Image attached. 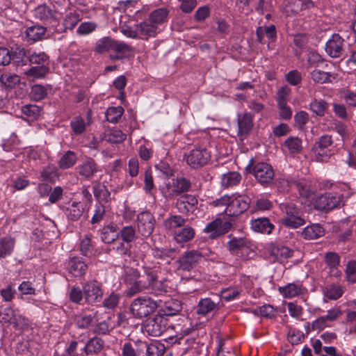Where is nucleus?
I'll use <instances>...</instances> for the list:
<instances>
[{"label":"nucleus","mask_w":356,"mask_h":356,"mask_svg":"<svg viewBox=\"0 0 356 356\" xmlns=\"http://www.w3.org/2000/svg\"><path fill=\"white\" fill-rule=\"evenodd\" d=\"M216 206H226L224 213L229 216H238L245 211L250 206V199L247 195H238L231 199L224 196L214 202Z\"/></svg>","instance_id":"1"},{"label":"nucleus","mask_w":356,"mask_h":356,"mask_svg":"<svg viewBox=\"0 0 356 356\" xmlns=\"http://www.w3.org/2000/svg\"><path fill=\"white\" fill-rule=\"evenodd\" d=\"M124 283L128 286L125 291L127 297H132L138 293H143L145 280V273L140 275L139 271L134 268L126 267L122 275Z\"/></svg>","instance_id":"2"},{"label":"nucleus","mask_w":356,"mask_h":356,"mask_svg":"<svg viewBox=\"0 0 356 356\" xmlns=\"http://www.w3.org/2000/svg\"><path fill=\"white\" fill-rule=\"evenodd\" d=\"M280 209L285 213V216L282 219V223L284 226L298 228L305 225V220L301 217V211L293 202L286 201L280 203Z\"/></svg>","instance_id":"3"},{"label":"nucleus","mask_w":356,"mask_h":356,"mask_svg":"<svg viewBox=\"0 0 356 356\" xmlns=\"http://www.w3.org/2000/svg\"><path fill=\"white\" fill-rule=\"evenodd\" d=\"M159 305L156 301L149 296H140L133 300L130 311L134 316L143 318L153 313Z\"/></svg>","instance_id":"4"},{"label":"nucleus","mask_w":356,"mask_h":356,"mask_svg":"<svg viewBox=\"0 0 356 356\" xmlns=\"http://www.w3.org/2000/svg\"><path fill=\"white\" fill-rule=\"evenodd\" d=\"M203 258L204 255L199 250L186 251L176 261L177 270L189 272L196 268Z\"/></svg>","instance_id":"5"},{"label":"nucleus","mask_w":356,"mask_h":356,"mask_svg":"<svg viewBox=\"0 0 356 356\" xmlns=\"http://www.w3.org/2000/svg\"><path fill=\"white\" fill-rule=\"evenodd\" d=\"M165 280H158V276L155 272L151 270L146 271L143 292L156 295L165 293L168 289V285L165 284Z\"/></svg>","instance_id":"6"},{"label":"nucleus","mask_w":356,"mask_h":356,"mask_svg":"<svg viewBox=\"0 0 356 356\" xmlns=\"http://www.w3.org/2000/svg\"><path fill=\"white\" fill-rule=\"evenodd\" d=\"M170 327L168 320L162 314L149 318L145 323V330L152 337H159Z\"/></svg>","instance_id":"7"},{"label":"nucleus","mask_w":356,"mask_h":356,"mask_svg":"<svg viewBox=\"0 0 356 356\" xmlns=\"http://www.w3.org/2000/svg\"><path fill=\"white\" fill-rule=\"evenodd\" d=\"M210 152L206 148H195L186 156V160L188 165L197 169L204 166L210 160Z\"/></svg>","instance_id":"8"},{"label":"nucleus","mask_w":356,"mask_h":356,"mask_svg":"<svg viewBox=\"0 0 356 356\" xmlns=\"http://www.w3.org/2000/svg\"><path fill=\"white\" fill-rule=\"evenodd\" d=\"M156 220L149 211L140 213L137 216L138 232L144 237L149 236L154 231Z\"/></svg>","instance_id":"9"},{"label":"nucleus","mask_w":356,"mask_h":356,"mask_svg":"<svg viewBox=\"0 0 356 356\" xmlns=\"http://www.w3.org/2000/svg\"><path fill=\"white\" fill-rule=\"evenodd\" d=\"M252 173L262 185L270 184L275 177L274 170L271 165L264 162L258 163L254 165Z\"/></svg>","instance_id":"10"},{"label":"nucleus","mask_w":356,"mask_h":356,"mask_svg":"<svg viewBox=\"0 0 356 356\" xmlns=\"http://www.w3.org/2000/svg\"><path fill=\"white\" fill-rule=\"evenodd\" d=\"M345 43L339 34L334 33L325 44V51L332 58H339L344 52Z\"/></svg>","instance_id":"11"},{"label":"nucleus","mask_w":356,"mask_h":356,"mask_svg":"<svg viewBox=\"0 0 356 356\" xmlns=\"http://www.w3.org/2000/svg\"><path fill=\"white\" fill-rule=\"evenodd\" d=\"M84 300L88 304L93 305L99 302L103 297V291L99 284L96 281H90L83 286Z\"/></svg>","instance_id":"12"},{"label":"nucleus","mask_w":356,"mask_h":356,"mask_svg":"<svg viewBox=\"0 0 356 356\" xmlns=\"http://www.w3.org/2000/svg\"><path fill=\"white\" fill-rule=\"evenodd\" d=\"M232 227V225L230 222H222L221 219L217 218L207 225L204 232L209 233V238L213 239L227 233Z\"/></svg>","instance_id":"13"},{"label":"nucleus","mask_w":356,"mask_h":356,"mask_svg":"<svg viewBox=\"0 0 356 356\" xmlns=\"http://www.w3.org/2000/svg\"><path fill=\"white\" fill-rule=\"evenodd\" d=\"M340 197L332 193H325L318 197L314 203L317 210L330 211L339 205Z\"/></svg>","instance_id":"14"},{"label":"nucleus","mask_w":356,"mask_h":356,"mask_svg":"<svg viewBox=\"0 0 356 356\" xmlns=\"http://www.w3.org/2000/svg\"><path fill=\"white\" fill-rule=\"evenodd\" d=\"M197 205V198L191 195H185L179 197L175 203V207L181 213L186 214L193 213Z\"/></svg>","instance_id":"15"},{"label":"nucleus","mask_w":356,"mask_h":356,"mask_svg":"<svg viewBox=\"0 0 356 356\" xmlns=\"http://www.w3.org/2000/svg\"><path fill=\"white\" fill-rule=\"evenodd\" d=\"M77 170L79 175L90 180L99 171V166L92 159L88 158L77 167Z\"/></svg>","instance_id":"16"},{"label":"nucleus","mask_w":356,"mask_h":356,"mask_svg":"<svg viewBox=\"0 0 356 356\" xmlns=\"http://www.w3.org/2000/svg\"><path fill=\"white\" fill-rule=\"evenodd\" d=\"M34 15L35 18L49 23L56 21L58 18V13L45 4L37 6L34 10Z\"/></svg>","instance_id":"17"},{"label":"nucleus","mask_w":356,"mask_h":356,"mask_svg":"<svg viewBox=\"0 0 356 356\" xmlns=\"http://www.w3.org/2000/svg\"><path fill=\"white\" fill-rule=\"evenodd\" d=\"M238 134L240 136L247 135L252 129V115L248 113L238 115Z\"/></svg>","instance_id":"18"},{"label":"nucleus","mask_w":356,"mask_h":356,"mask_svg":"<svg viewBox=\"0 0 356 356\" xmlns=\"http://www.w3.org/2000/svg\"><path fill=\"white\" fill-rule=\"evenodd\" d=\"M70 273L74 277H81L83 275L87 270V264L80 257H73L70 259L68 263Z\"/></svg>","instance_id":"19"},{"label":"nucleus","mask_w":356,"mask_h":356,"mask_svg":"<svg viewBox=\"0 0 356 356\" xmlns=\"http://www.w3.org/2000/svg\"><path fill=\"white\" fill-rule=\"evenodd\" d=\"M84 208L79 202H73L64 209V212L67 219L72 221L78 220L82 216Z\"/></svg>","instance_id":"20"},{"label":"nucleus","mask_w":356,"mask_h":356,"mask_svg":"<svg viewBox=\"0 0 356 356\" xmlns=\"http://www.w3.org/2000/svg\"><path fill=\"white\" fill-rule=\"evenodd\" d=\"M46 29L42 26L34 25L28 27L25 31V38L27 41L36 42L44 38Z\"/></svg>","instance_id":"21"},{"label":"nucleus","mask_w":356,"mask_h":356,"mask_svg":"<svg viewBox=\"0 0 356 356\" xmlns=\"http://www.w3.org/2000/svg\"><path fill=\"white\" fill-rule=\"evenodd\" d=\"M11 62L16 66H23L29 61V56L26 49L23 47H17L10 49Z\"/></svg>","instance_id":"22"},{"label":"nucleus","mask_w":356,"mask_h":356,"mask_svg":"<svg viewBox=\"0 0 356 356\" xmlns=\"http://www.w3.org/2000/svg\"><path fill=\"white\" fill-rule=\"evenodd\" d=\"M229 251L233 254L243 252L249 247V242L245 238H232L227 244Z\"/></svg>","instance_id":"23"},{"label":"nucleus","mask_w":356,"mask_h":356,"mask_svg":"<svg viewBox=\"0 0 356 356\" xmlns=\"http://www.w3.org/2000/svg\"><path fill=\"white\" fill-rule=\"evenodd\" d=\"M251 227L255 232L270 234L271 233L274 226L266 218H257L252 221Z\"/></svg>","instance_id":"24"},{"label":"nucleus","mask_w":356,"mask_h":356,"mask_svg":"<svg viewBox=\"0 0 356 356\" xmlns=\"http://www.w3.org/2000/svg\"><path fill=\"white\" fill-rule=\"evenodd\" d=\"M157 29V25L149 20L141 22L138 26V32L142 38L147 39L149 37L155 36Z\"/></svg>","instance_id":"25"},{"label":"nucleus","mask_w":356,"mask_h":356,"mask_svg":"<svg viewBox=\"0 0 356 356\" xmlns=\"http://www.w3.org/2000/svg\"><path fill=\"white\" fill-rule=\"evenodd\" d=\"M325 234L323 227L319 224H314L306 227L302 234L305 239L313 240L320 238Z\"/></svg>","instance_id":"26"},{"label":"nucleus","mask_w":356,"mask_h":356,"mask_svg":"<svg viewBox=\"0 0 356 356\" xmlns=\"http://www.w3.org/2000/svg\"><path fill=\"white\" fill-rule=\"evenodd\" d=\"M216 309H218V303L215 302L211 298H203L201 299L198 303L197 314L205 316Z\"/></svg>","instance_id":"27"},{"label":"nucleus","mask_w":356,"mask_h":356,"mask_svg":"<svg viewBox=\"0 0 356 356\" xmlns=\"http://www.w3.org/2000/svg\"><path fill=\"white\" fill-rule=\"evenodd\" d=\"M191 183L186 178L172 179V192L174 195H180L190 190Z\"/></svg>","instance_id":"28"},{"label":"nucleus","mask_w":356,"mask_h":356,"mask_svg":"<svg viewBox=\"0 0 356 356\" xmlns=\"http://www.w3.org/2000/svg\"><path fill=\"white\" fill-rule=\"evenodd\" d=\"M104 346V340L95 337L87 342L84 347V350L86 355L96 354L103 349Z\"/></svg>","instance_id":"29"},{"label":"nucleus","mask_w":356,"mask_h":356,"mask_svg":"<svg viewBox=\"0 0 356 356\" xmlns=\"http://www.w3.org/2000/svg\"><path fill=\"white\" fill-rule=\"evenodd\" d=\"M311 79L316 83H331L332 79H334L335 76L330 72L315 69L311 72Z\"/></svg>","instance_id":"30"},{"label":"nucleus","mask_w":356,"mask_h":356,"mask_svg":"<svg viewBox=\"0 0 356 356\" xmlns=\"http://www.w3.org/2000/svg\"><path fill=\"white\" fill-rule=\"evenodd\" d=\"M93 193L99 202H108L111 201V193L105 185L97 183L93 186Z\"/></svg>","instance_id":"31"},{"label":"nucleus","mask_w":356,"mask_h":356,"mask_svg":"<svg viewBox=\"0 0 356 356\" xmlns=\"http://www.w3.org/2000/svg\"><path fill=\"white\" fill-rule=\"evenodd\" d=\"M323 294L325 297L330 300H337L339 298L342 294L343 291L339 284H328L323 288Z\"/></svg>","instance_id":"32"},{"label":"nucleus","mask_w":356,"mask_h":356,"mask_svg":"<svg viewBox=\"0 0 356 356\" xmlns=\"http://www.w3.org/2000/svg\"><path fill=\"white\" fill-rule=\"evenodd\" d=\"M119 238L122 239V241L130 244L134 242L137 238V234L136 229L132 226H125L118 232Z\"/></svg>","instance_id":"33"},{"label":"nucleus","mask_w":356,"mask_h":356,"mask_svg":"<svg viewBox=\"0 0 356 356\" xmlns=\"http://www.w3.org/2000/svg\"><path fill=\"white\" fill-rule=\"evenodd\" d=\"M325 261L327 265L330 268L333 275L337 276L339 274V271L337 270V267L340 262V257L339 254L335 252H328L325 254Z\"/></svg>","instance_id":"34"},{"label":"nucleus","mask_w":356,"mask_h":356,"mask_svg":"<svg viewBox=\"0 0 356 356\" xmlns=\"http://www.w3.org/2000/svg\"><path fill=\"white\" fill-rule=\"evenodd\" d=\"M118 238L119 234H118L117 228L115 226H107L102 229L101 233V238L104 243H113Z\"/></svg>","instance_id":"35"},{"label":"nucleus","mask_w":356,"mask_h":356,"mask_svg":"<svg viewBox=\"0 0 356 356\" xmlns=\"http://www.w3.org/2000/svg\"><path fill=\"white\" fill-rule=\"evenodd\" d=\"M168 14L169 10L166 8H157L150 13L149 20L157 25L165 22Z\"/></svg>","instance_id":"36"},{"label":"nucleus","mask_w":356,"mask_h":356,"mask_svg":"<svg viewBox=\"0 0 356 356\" xmlns=\"http://www.w3.org/2000/svg\"><path fill=\"white\" fill-rule=\"evenodd\" d=\"M15 246V240L10 237H3L0 239V259L10 255Z\"/></svg>","instance_id":"37"},{"label":"nucleus","mask_w":356,"mask_h":356,"mask_svg":"<svg viewBox=\"0 0 356 356\" xmlns=\"http://www.w3.org/2000/svg\"><path fill=\"white\" fill-rule=\"evenodd\" d=\"M131 245L130 244L126 243L123 241H119L113 243L112 250L118 257L125 258L131 257Z\"/></svg>","instance_id":"38"},{"label":"nucleus","mask_w":356,"mask_h":356,"mask_svg":"<svg viewBox=\"0 0 356 356\" xmlns=\"http://www.w3.org/2000/svg\"><path fill=\"white\" fill-rule=\"evenodd\" d=\"M195 231L191 227H186L175 234V239L178 243L187 242L194 238Z\"/></svg>","instance_id":"39"},{"label":"nucleus","mask_w":356,"mask_h":356,"mask_svg":"<svg viewBox=\"0 0 356 356\" xmlns=\"http://www.w3.org/2000/svg\"><path fill=\"white\" fill-rule=\"evenodd\" d=\"M114 40L109 37L99 39L95 44V51L98 54H103L112 50Z\"/></svg>","instance_id":"40"},{"label":"nucleus","mask_w":356,"mask_h":356,"mask_svg":"<svg viewBox=\"0 0 356 356\" xmlns=\"http://www.w3.org/2000/svg\"><path fill=\"white\" fill-rule=\"evenodd\" d=\"M271 255L275 257L274 260L282 262L293 256V251L286 246L277 247L273 250Z\"/></svg>","instance_id":"41"},{"label":"nucleus","mask_w":356,"mask_h":356,"mask_svg":"<svg viewBox=\"0 0 356 356\" xmlns=\"http://www.w3.org/2000/svg\"><path fill=\"white\" fill-rule=\"evenodd\" d=\"M49 72V67L46 65L35 66L26 71L24 74L32 79L44 77Z\"/></svg>","instance_id":"42"},{"label":"nucleus","mask_w":356,"mask_h":356,"mask_svg":"<svg viewBox=\"0 0 356 356\" xmlns=\"http://www.w3.org/2000/svg\"><path fill=\"white\" fill-rule=\"evenodd\" d=\"M165 351V346L163 343L154 341L147 346V356H163Z\"/></svg>","instance_id":"43"},{"label":"nucleus","mask_w":356,"mask_h":356,"mask_svg":"<svg viewBox=\"0 0 356 356\" xmlns=\"http://www.w3.org/2000/svg\"><path fill=\"white\" fill-rule=\"evenodd\" d=\"M241 179V175L237 172L225 174L222 178V185L229 188L237 185Z\"/></svg>","instance_id":"44"},{"label":"nucleus","mask_w":356,"mask_h":356,"mask_svg":"<svg viewBox=\"0 0 356 356\" xmlns=\"http://www.w3.org/2000/svg\"><path fill=\"white\" fill-rule=\"evenodd\" d=\"M124 113V108L122 106L109 107L106 113V118L107 121L111 123H116L122 117Z\"/></svg>","instance_id":"45"},{"label":"nucleus","mask_w":356,"mask_h":356,"mask_svg":"<svg viewBox=\"0 0 356 356\" xmlns=\"http://www.w3.org/2000/svg\"><path fill=\"white\" fill-rule=\"evenodd\" d=\"M76 161V156L72 151H67L60 159L58 165L60 168L67 169L72 167Z\"/></svg>","instance_id":"46"},{"label":"nucleus","mask_w":356,"mask_h":356,"mask_svg":"<svg viewBox=\"0 0 356 356\" xmlns=\"http://www.w3.org/2000/svg\"><path fill=\"white\" fill-rule=\"evenodd\" d=\"M328 104L324 100L314 99L310 104L311 110L318 116H323L327 109Z\"/></svg>","instance_id":"47"},{"label":"nucleus","mask_w":356,"mask_h":356,"mask_svg":"<svg viewBox=\"0 0 356 356\" xmlns=\"http://www.w3.org/2000/svg\"><path fill=\"white\" fill-rule=\"evenodd\" d=\"M49 58V56L44 52H33L29 55V62L30 64L45 65L46 63H48Z\"/></svg>","instance_id":"48"},{"label":"nucleus","mask_w":356,"mask_h":356,"mask_svg":"<svg viewBox=\"0 0 356 356\" xmlns=\"http://www.w3.org/2000/svg\"><path fill=\"white\" fill-rule=\"evenodd\" d=\"M22 113L32 120L37 119L41 113V108L35 104H27L22 107Z\"/></svg>","instance_id":"49"},{"label":"nucleus","mask_w":356,"mask_h":356,"mask_svg":"<svg viewBox=\"0 0 356 356\" xmlns=\"http://www.w3.org/2000/svg\"><path fill=\"white\" fill-rule=\"evenodd\" d=\"M70 127L75 134H81L86 130V123L84 120L80 117L77 116L73 118V120L70 122Z\"/></svg>","instance_id":"50"},{"label":"nucleus","mask_w":356,"mask_h":356,"mask_svg":"<svg viewBox=\"0 0 356 356\" xmlns=\"http://www.w3.org/2000/svg\"><path fill=\"white\" fill-rule=\"evenodd\" d=\"M285 145L291 153H299L302 148L301 140L298 137H289L285 141Z\"/></svg>","instance_id":"51"},{"label":"nucleus","mask_w":356,"mask_h":356,"mask_svg":"<svg viewBox=\"0 0 356 356\" xmlns=\"http://www.w3.org/2000/svg\"><path fill=\"white\" fill-rule=\"evenodd\" d=\"M16 314L10 307H0V321L2 323H10L13 324Z\"/></svg>","instance_id":"52"},{"label":"nucleus","mask_w":356,"mask_h":356,"mask_svg":"<svg viewBox=\"0 0 356 356\" xmlns=\"http://www.w3.org/2000/svg\"><path fill=\"white\" fill-rule=\"evenodd\" d=\"M254 314L263 317L272 318L275 315V310L270 305H265L254 309Z\"/></svg>","instance_id":"53"},{"label":"nucleus","mask_w":356,"mask_h":356,"mask_svg":"<svg viewBox=\"0 0 356 356\" xmlns=\"http://www.w3.org/2000/svg\"><path fill=\"white\" fill-rule=\"evenodd\" d=\"M31 95L35 100L39 101L47 96V91L43 86L35 84L31 88Z\"/></svg>","instance_id":"54"},{"label":"nucleus","mask_w":356,"mask_h":356,"mask_svg":"<svg viewBox=\"0 0 356 356\" xmlns=\"http://www.w3.org/2000/svg\"><path fill=\"white\" fill-rule=\"evenodd\" d=\"M186 220L180 216H172L165 221V225L169 229L184 226Z\"/></svg>","instance_id":"55"},{"label":"nucleus","mask_w":356,"mask_h":356,"mask_svg":"<svg viewBox=\"0 0 356 356\" xmlns=\"http://www.w3.org/2000/svg\"><path fill=\"white\" fill-rule=\"evenodd\" d=\"M0 81L6 88H12L20 82V79L15 74H2L0 77Z\"/></svg>","instance_id":"56"},{"label":"nucleus","mask_w":356,"mask_h":356,"mask_svg":"<svg viewBox=\"0 0 356 356\" xmlns=\"http://www.w3.org/2000/svg\"><path fill=\"white\" fill-rule=\"evenodd\" d=\"M80 21V15L78 13H70L63 21L65 29H73Z\"/></svg>","instance_id":"57"},{"label":"nucleus","mask_w":356,"mask_h":356,"mask_svg":"<svg viewBox=\"0 0 356 356\" xmlns=\"http://www.w3.org/2000/svg\"><path fill=\"white\" fill-rule=\"evenodd\" d=\"M41 176L44 181L54 182L58 177L57 170L54 167L48 166L41 172Z\"/></svg>","instance_id":"58"},{"label":"nucleus","mask_w":356,"mask_h":356,"mask_svg":"<svg viewBox=\"0 0 356 356\" xmlns=\"http://www.w3.org/2000/svg\"><path fill=\"white\" fill-rule=\"evenodd\" d=\"M70 300L76 304H81V301L84 299L83 291L79 287L74 286L69 293Z\"/></svg>","instance_id":"59"},{"label":"nucleus","mask_w":356,"mask_h":356,"mask_svg":"<svg viewBox=\"0 0 356 356\" xmlns=\"http://www.w3.org/2000/svg\"><path fill=\"white\" fill-rule=\"evenodd\" d=\"M112 50H113L118 54L125 56L126 53L132 51V48L124 42L114 40Z\"/></svg>","instance_id":"60"},{"label":"nucleus","mask_w":356,"mask_h":356,"mask_svg":"<svg viewBox=\"0 0 356 356\" xmlns=\"http://www.w3.org/2000/svg\"><path fill=\"white\" fill-rule=\"evenodd\" d=\"M346 274L349 282H356V261H348L346 266Z\"/></svg>","instance_id":"61"},{"label":"nucleus","mask_w":356,"mask_h":356,"mask_svg":"<svg viewBox=\"0 0 356 356\" xmlns=\"http://www.w3.org/2000/svg\"><path fill=\"white\" fill-rule=\"evenodd\" d=\"M291 93V88L285 85L281 87L277 92V104L287 103V99Z\"/></svg>","instance_id":"62"},{"label":"nucleus","mask_w":356,"mask_h":356,"mask_svg":"<svg viewBox=\"0 0 356 356\" xmlns=\"http://www.w3.org/2000/svg\"><path fill=\"white\" fill-rule=\"evenodd\" d=\"M126 139V135L120 130H114L107 135L106 140L111 143H119Z\"/></svg>","instance_id":"63"},{"label":"nucleus","mask_w":356,"mask_h":356,"mask_svg":"<svg viewBox=\"0 0 356 356\" xmlns=\"http://www.w3.org/2000/svg\"><path fill=\"white\" fill-rule=\"evenodd\" d=\"M97 28V24L92 22L81 23L77 29V33L80 35H87L94 31Z\"/></svg>","instance_id":"64"}]
</instances>
